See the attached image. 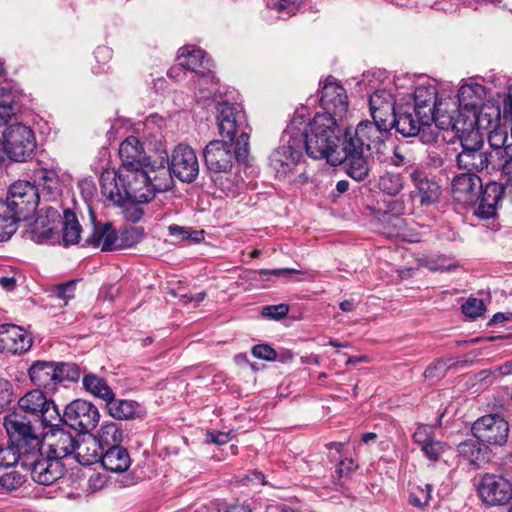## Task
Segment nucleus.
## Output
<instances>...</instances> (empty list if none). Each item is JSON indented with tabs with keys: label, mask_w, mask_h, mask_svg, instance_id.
<instances>
[{
	"label": "nucleus",
	"mask_w": 512,
	"mask_h": 512,
	"mask_svg": "<svg viewBox=\"0 0 512 512\" xmlns=\"http://www.w3.org/2000/svg\"><path fill=\"white\" fill-rule=\"evenodd\" d=\"M447 365L443 360H437L430 364L424 371L423 375L427 379H440L445 376Z\"/></svg>",
	"instance_id": "e2e57ef3"
},
{
	"label": "nucleus",
	"mask_w": 512,
	"mask_h": 512,
	"mask_svg": "<svg viewBox=\"0 0 512 512\" xmlns=\"http://www.w3.org/2000/svg\"><path fill=\"white\" fill-rule=\"evenodd\" d=\"M472 434L487 445L503 446L508 439L509 424L499 415H484L471 428Z\"/></svg>",
	"instance_id": "f8f14e48"
},
{
	"label": "nucleus",
	"mask_w": 512,
	"mask_h": 512,
	"mask_svg": "<svg viewBox=\"0 0 512 512\" xmlns=\"http://www.w3.org/2000/svg\"><path fill=\"white\" fill-rule=\"evenodd\" d=\"M413 441L421 448L431 442L434 438V427L430 425H419L413 433Z\"/></svg>",
	"instance_id": "6e6d98bb"
},
{
	"label": "nucleus",
	"mask_w": 512,
	"mask_h": 512,
	"mask_svg": "<svg viewBox=\"0 0 512 512\" xmlns=\"http://www.w3.org/2000/svg\"><path fill=\"white\" fill-rule=\"evenodd\" d=\"M397 110L396 108H390V106H386V109L370 110L372 122L389 132L393 128Z\"/></svg>",
	"instance_id": "8fccbe9b"
},
{
	"label": "nucleus",
	"mask_w": 512,
	"mask_h": 512,
	"mask_svg": "<svg viewBox=\"0 0 512 512\" xmlns=\"http://www.w3.org/2000/svg\"><path fill=\"white\" fill-rule=\"evenodd\" d=\"M168 233L177 241L190 240L192 242L199 243L204 240L203 230H193L192 228L179 226L176 224L168 226Z\"/></svg>",
	"instance_id": "de8ad7c7"
},
{
	"label": "nucleus",
	"mask_w": 512,
	"mask_h": 512,
	"mask_svg": "<svg viewBox=\"0 0 512 512\" xmlns=\"http://www.w3.org/2000/svg\"><path fill=\"white\" fill-rule=\"evenodd\" d=\"M432 123H426L421 120L420 115L413 112L412 106L405 105L398 108L393 128L404 137L416 136L422 127L429 126Z\"/></svg>",
	"instance_id": "c756f323"
},
{
	"label": "nucleus",
	"mask_w": 512,
	"mask_h": 512,
	"mask_svg": "<svg viewBox=\"0 0 512 512\" xmlns=\"http://www.w3.org/2000/svg\"><path fill=\"white\" fill-rule=\"evenodd\" d=\"M119 177L124 183L127 201L138 204L150 202L154 198L153 190L146 175L145 168L119 170Z\"/></svg>",
	"instance_id": "2eb2a0df"
},
{
	"label": "nucleus",
	"mask_w": 512,
	"mask_h": 512,
	"mask_svg": "<svg viewBox=\"0 0 512 512\" xmlns=\"http://www.w3.org/2000/svg\"><path fill=\"white\" fill-rule=\"evenodd\" d=\"M106 408L111 417L128 420L137 416L139 405L133 400L116 399L114 395L111 400H107Z\"/></svg>",
	"instance_id": "f704fd0d"
},
{
	"label": "nucleus",
	"mask_w": 512,
	"mask_h": 512,
	"mask_svg": "<svg viewBox=\"0 0 512 512\" xmlns=\"http://www.w3.org/2000/svg\"><path fill=\"white\" fill-rule=\"evenodd\" d=\"M412 109L416 115H420L422 121L449 130V127L440 124V118L455 114L456 101L451 97L439 98L434 85H420L415 89Z\"/></svg>",
	"instance_id": "423d86ee"
},
{
	"label": "nucleus",
	"mask_w": 512,
	"mask_h": 512,
	"mask_svg": "<svg viewBox=\"0 0 512 512\" xmlns=\"http://www.w3.org/2000/svg\"><path fill=\"white\" fill-rule=\"evenodd\" d=\"M388 210L384 218L392 223L393 229L389 231L390 234L395 236H404L401 232L404 220L400 217L405 211V204L401 200H393L388 204Z\"/></svg>",
	"instance_id": "37998d69"
},
{
	"label": "nucleus",
	"mask_w": 512,
	"mask_h": 512,
	"mask_svg": "<svg viewBox=\"0 0 512 512\" xmlns=\"http://www.w3.org/2000/svg\"><path fill=\"white\" fill-rule=\"evenodd\" d=\"M252 354L262 360L271 361L276 357V351L267 344L255 345L252 349Z\"/></svg>",
	"instance_id": "69168bd1"
},
{
	"label": "nucleus",
	"mask_w": 512,
	"mask_h": 512,
	"mask_svg": "<svg viewBox=\"0 0 512 512\" xmlns=\"http://www.w3.org/2000/svg\"><path fill=\"white\" fill-rule=\"evenodd\" d=\"M123 440V431L119 424L110 422L101 426L98 432V441L101 450L120 446Z\"/></svg>",
	"instance_id": "a19ab883"
},
{
	"label": "nucleus",
	"mask_w": 512,
	"mask_h": 512,
	"mask_svg": "<svg viewBox=\"0 0 512 512\" xmlns=\"http://www.w3.org/2000/svg\"><path fill=\"white\" fill-rule=\"evenodd\" d=\"M345 159L342 163H345L347 174L357 180H364L369 173L370 167L364 156V150L351 147L344 144Z\"/></svg>",
	"instance_id": "7c9ffc66"
},
{
	"label": "nucleus",
	"mask_w": 512,
	"mask_h": 512,
	"mask_svg": "<svg viewBox=\"0 0 512 512\" xmlns=\"http://www.w3.org/2000/svg\"><path fill=\"white\" fill-rule=\"evenodd\" d=\"M29 378L38 389L54 392L57 386V362L35 361L29 368Z\"/></svg>",
	"instance_id": "cd10ccee"
},
{
	"label": "nucleus",
	"mask_w": 512,
	"mask_h": 512,
	"mask_svg": "<svg viewBox=\"0 0 512 512\" xmlns=\"http://www.w3.org/2000/svg\"><path fill=\"white\" fill-rule=\"evenodd\" d=\"M100 461L103 468L114 473L125 472L131 465L130 455L122 446L102 450Z\"/></svg>",
	"instance_id": "473e14b6"
},
{
	"label": "nucleus",
	"mask_w": 512,
	"mask_h": 512,
	"mask_svg": "<svg viewBox=\"0 0 512 512\" xmlns=\"http://www.w3.org/2000/svg\"><path fill=\"white\" fill-rule=\"evenodd\" d=\"M488 131V142L493 153L499 159L501 155V149L505 153V147L509 144L508 130L505 125H501L500 122Z\"/></svg>",
	"instance_id": "c03bdc74"
},
{
	"label": "nucleus",
	"mask_w": 512,
	"mask_h": 512,
	"mask_svg": "<svg viewBox=\"0 0 512 512\" xmlns=\"http://www.w3.org/2000/svg\"><path fill=\"white\" fill-rule=\"evenodd\" d=\"M100 419L97 407L91 402L76 399L70 402L60 414L57 426L66 425L79 433H88L93 430Z\"/></svg>",
	"instance_id": "1a4fd4ad"
},
{
	"label": "nucleus",
	"mask_w": 512,
	"mask_h": 512,
	"mask_svg": "<svg viewBox=\"0 0 512 512\" xmlns=\"http://www.w3.org/2000/svg\"><path fill=\"white\" fill-rule=\"evenodd\" d=\"M118 236L112 224L107 222L95 225L87 242L95 247H101L102 251L117 250Z\"/></svg>",
	"instance_id": "72a5a7b5"
},
{
	"label": "nucleus",
	"mask_w": 512,
	"mask_h": 512,
	"mask_svg": "<svg viewBox=\"0 0 512 512\" xmlns=\"http://www.w3.org/2000/svg\"><path fill=\"white\" fill-rule=\"evenodd\" d=\"M49 428L50 433L46 435L47 442H43L45 454L61 461V459L74 453L76 448L81 449L74 436L65 431L62 426Z\"/></svg>",
	"instance_id": "6ab92c4d"
},
{
	"label": "nucleus",
	"mask_w": 512,
	"mask_h": 512,
	"mask_svg": "<svg viewBox=\"0 0 512 512\" xmlns=\"http://www.w3.org/2000/svg\"><path fill=\"white\" fill-rule=\"evenodd\" d=\"M177 60L180 67L193 72L197 77L205 76L212 71V63L206 58L205 51L195 47L180 48Z\"/></svg>",
	"instance_id": "a878e982"
},
{
	"label": "nucleus",
	"mask_w": 512,
	"mask_h": 512,
	"mask_svg": "<svg viewBox=\"0 0 512 512\" xmlns=\"http://www.w3.org/2000/svg\"><path fill=\"white\" fill-rule=\"evenodd\" d=\"M505 193L504 185L496 182L488 183L485 188L481 190L479 200L477 203L478 208L475 214L481 219H490L495 216L498 203L502 195Z\"/></svg>",
	"instance_id": "c85d7f7f"
},
{
	"label": "nucleus",
	"mask_w": 512,
	"mask_h": 512,
	"mask_svg": "<svg viewBox=\"0 0 512 512\" xmlns=\"http://www.w3.org/2000/svg\"><path fill=\"white\" fill-rule=\"evenodd\" d=\"M102 195L113 204L123 205L127 201L124 183L117 172H104L100 178Z\"/></svg>",
	"instance_id": "2f4dec72"
},
{
	"label": "nucleus",
	"mask_w": 512,
	"mask_h": 512,
	"mask_svg": "<svg viewBox=\"0 0 512 512\" xmlns=\"http://www.w3.org/2000/svg\"><path fill=\"white\" fill-rule=\"evenodd\" d=\"M460 140L461 152L457 155L456 162L459 169L467 170V173L485 171L492 174L499 170V159L493 152L484 150V136L476 132L472 134L455 133Z\"/></svg>",
	"instance_id": "20e7f679"
},
{
	"label": "nucleus",
	"mask_w": 512,
	"mask_h": 512,
	"mask_svg": "<svg viewBox=\"0 0 512 512\" xmlns=\"http://www.w3.org/2000/svg\"><path fill=\"white\" fill-rule=\"evenodd\" d=\"M386 106L396 108L392 93L385 89L376 90L369 98V109H386Z\"/></svg>",
	"instance_id": "3c124183"
},
{
	"label": "nucleus",
	"mask_w": 512,
	"mask_h": 512,
	"mask_svg": "<svg viewBox=\"0 0 512 512\" xmlns=\"http://www.w3.org/2000/svg\"><path fill=\"white\" fill-rule=\"evenodd\" d=\"M485 311V305L482 300L477 298H469L462 305V312L469 318H476L483 314Z\"/></svg>",
	"instance_id": "13d9d810"
},
{
	"label": "nucleus",
	"mask_w": 512,
	"mask_h": 512,
	"mask_svg": "<svg viewBox=\"0 0 512 512\" xmlns=\"http://www.w3.org/2000/svg\"><path fill=\"white\" fill-rule=\"evenodd\" d=\"M76 281L71 280L66 283L59 284L54 289V294L57 298L63 300L65 303L74 298Z\"/></svg>",
	"instance_id": "0e129e2a"
},
{
	"label": "nucleus",
	"mask_w": 512,
	"mask_h": 512,
	"mask_svg": "<svg viewBox=\"0 0 512 512\" xmlns=\"http://www.w3.org/2000/svg\"><path fill=\"white\" fill-rule=\"evenodd\" d=\"M121 166L119 170H133L145 168L149 159L144 148L135 136L127 137L119 147Z\"/></svg>",
	"instance_id": "5701e85b"
},
{
	"label": "nucleus",
	"mask_w": 512,
	"mask_h": 512,
	"mask_svg": "<svg viewBox=\"0 0 512 512\" xmlns=\"http://www.w3.org/2000/svg\"><path fill=\"white\" fill-rule=\"evenodd\" d=\"M232 142L235 143L234 156L239 162H245L249 155V132L247 129L238 133Z\"/></svg>",
	"instance_id": "864d4df0"
},
{
	"label": "nucleus",
	"mask_w": 512,
	"mask_h": 512,
	"mask_svg": "<svg viewBox=\"0 0 512 512\" xmlns=\"http://www.w3.org/2000/svg\"><path fill=\"white\" fill-rule=\"evenodd\" d=\"M267 8L277 12L294 14L304 0H264Z\"/></svg>",
	"instance_id": "5fc2aeb1"
},
{
	"label": "nucleus",
	"mask_w": 512,
	"mask_h": 512,
	"mask_svg": "<svg viewBox=\"0 0 512 512\" xmlns=\"http://www.w3.org/2000/svg\"><path fill=\"white\" fill-rule=\"evenodd\" d=\"M16 94L8 85L0 84V129L8 124V121L17 112Z\"/></svg>",
	"instance_id": "4c0bfd02"
},
{
	"label": "nucleus",
	"mask_w": 512,
	"mask_h": 512,
	"mask_svg": "<svg viewBox=\"0 0 512 512\" xmlns=\"http://www.w3.org/2000/svg\"><path fill=\"white\" fill-rule=\"evenodd\" d=\"M81 374V368L76 363L57 362V385L63 382H77Z\"/></svg>",
	"instance_id": "09e8293b"
},
{
	"label": "nucleus",
	"mask_w": 512,
	"mask_h": 512,
	"mask_svg": "<svg viewBox=\"0 0 512 512\" xmlns=\"http://www.w3.org/2000/svg\"><path fill=\"white\" fill-rule=\"evenodd\" d=\"M499 470L504 478L508 479L510 482L512 481V453L501 458Z\"/></svg>",
	"instance_id": "774afa93"
},
{
	"label": "nucleus",
	"mask_w": 512,
	"mask_h": 512,
	"mask_svg": "<svg viewBox=\"0 0 512 512\" xmlns=\"http://www.w3.org/2000/svg\"><path fill=\"white\" fill-rule=\"evenodd\" d=\"M232 142L229 140H213L209 142L203 156L207 169L213 173H226L232 167Z\"/></svg>",
	"instance_id": "f3484780"
},
{
	"label": "nucleus",
	"mask_w": 512,
	"mask_h": 512,
	"mask_svg": "<svg viewBox=\"0 0 512 512\" xmlns=\"http://www.w3.org/2000/svg\"><path fill=\"white\" fill-rule=\"evenodd\" d=\"M19 409L37 417L43 427H54L60 421V412L55 402L40 389L25 393L18 400Z\"/></svg>",
	"instance_id": "6e6552de"
},
{
	"label": "nucleus",
	"mask_w": 512,
	"mask_h": 512,
	"mask_svg": "<svg viewBox=\"0 0 512 512\" xmlns=\"http://www.w3.org/2000/svg\"><path fill=\"white\" fill-rule=\"evenodd\" d=\"M24 466L29 467L32 479L41 485H51L63 475V464L60 460L44 453L31 455L22 460Z\"/></svg>",
	"instance_id": "ddd939ff"
},
{
	"label": "nucleus",
	"mask_w": 512,
	"mask_h": 512,
	"mask_svg": "<svg viewBox=\"0 0 512 512\" xmlns=\"http://www.w3.org/2000/svg\"><path fill=\"white\" fill-rule=\"evenodd\" d=\"M387 133L377 124L365 120L360 122L354 131L346 130L344 132V144L364 151L379 153Z\"/></svg>",
	"instance_id": "9d476101"
},
{
	"label": "nucleus",
	"mask_w": 512,
	"mask_h": 512,
	"mask_svg": "<svg viewBox=\"0 0 512 512\" xmlns=\"http://www.w3.org/2000/svg\"><path fill=\"white\" fill-rule=\"evenodd\" d=\"M289 312V306L284 303H280L277 305H268L262 308V315L266 318L273 320H280Z\"/></svg>",
	"instance_id": "bf43d9fd"
},
{
	"label": "nucleus",
	"mask_w": 512,
	"mask_h": 512,
	"mask_svg": "<svg viewBox=\"0 0 512 512\" xmlns=\"http://www.w3.org/2000/svg\"><path fill=\"white\" fill-rule=\"evenodd\" d=\"M40 200L38 188L29 181H16L10 185L5 199H0V213L3 219L9 220L7 226L12 227L8 240L16 232L18 222L27 220L33 215Z\"/></svg>",
	"instance_id": "7ed1b4c3"
},
{
	"label": "nucleus",
	"mask_w": 512,
	"mask_h": 512,
	"mask_svg": "<svg viewBox=\"0 0 512 512\" xmlns=\"http://www.w3.org/2000/svg\"><path fill=\"white\" fill-rule=\"evenodd\" d=\"M481 190L482 181L475 173H462L452 180L453 199L464 207L475 205Z\"/></svg>",
	"instance_id": "a211bd4d"
},
{
	"label": "nucleus",
	"mask_w": 512,
	"mask_h": 512,
	"mask_svg": "<svg viewBox=\"0 0 512 512\" xmlns=\"http://www.w3.org/2000/svg\"><path fill=\"white\" fill-rule=\"evenodd\" d=\"M81 226L76 218V215L66 210L64 213V222L62 227V241L65 246L74 245L80 239Z\"/></svg>",
	"instance_id": "79ce46f5"
},
{
	"label": "nucleus",
	"mask_w": 512,
	"mask_h": 512,
	"mask_svg": "<svg viewBox=\"0 0 512 512\" xmlns=\"http://www.w3.org/2000/svg\"><path fill=\"white\" fill-rule=\"evenodd\" d=\"M169 163L174 177L181 182L191 183L199 175V162L196 152L186 144H178L174 148Z\"/></svg>",
	"instance_id": "dca6fc26"
},
{
	"label": "nucleus",
	"mask_w": 512,
	"mask_h": 512,
	"mask_svg": "<svg viewBox=\"0 0 512 512\" xmlns=\"http://www.w3.org/2000/svg\"><path fill=\"white\" fill-rule=\"evenodd\" d=\"M405 180L400 173L386 172L378 181L379 189L390 196L398 195L404 188Z\"/></svg>",
	"instance_id": "a18cd8bd"
},
{
	"label": "nucleus",
	"mask_w": 512,
	"mask_h": 512,
	"mask_svg": "<svg viewBox=\"0 0 512 512\" xmlns=\"http://www.w3.org/2000/svg\"><path fill=\"white\" fill-rule=\"evenodd\" d=\"M486 96V88L476 82L463 84L458 90V102H456L455 118H461L467 110L475 109L482 104Z\"/></svg>",
	"instance_id": "bb28decb"
},
{
	"label": "nucleus",
	"mask_w": 512,
	"mask_h": 512,
	"mask_svg": "<svg viewBox=\"0 0 512 512\" xmlns=\"http://www.w3.org/2000/svg\"><path fill=\"white\" fill-rule=\"evenodd\" d=\"M457 453L473 469L484 467L493 457L489 446L477 438L460 442L457 445Z\"/></svg>",
	"instance_id": "4be33fe9"
},
{
	"label": "nucleus",
	"mask_w": 512,
	"mask_h": 512,
	"mask_svg": "<svg viewBox=\"0 0 512 512\" xmlns=\"http://www.w3.org/2000/svg\"><path fill=\"white\" fill-rule=\"evenodd\" d=\"M23 484V477L17 471L6 472L0 476V486L7 490L13 491Z\"/></svg>",
	"instance_id": "4d7b16f0"
},
{
	"label": "nucleus",
	"mask_w": 512,
	"mask_h": 512,
	"mask_svg": "<svg viewBox=\"0 0 512 512\" xmlns=\"http://www.w3.org/2000/svg\"><path fill=\"white\" fill-rule=\"evenodd\" d=\"M421 450L429 460L437 461L445 451V444L433 439L431 442L424 445Z\"/></svg>",
	"instance_id": "680f3d73"
},
{
	"label": "nucleus",
	"mask_w": 512,
	"mask_h": 512,
	"mask_svg": "<svg viewBox=\"0 0 512 512\" xmlns=\"http://www.w3.org/2000/svg\"><path fill=\"white\" fill-rule=\"evenodd\" d=\"M0 147L14 162H26L35 155L37 143L32 129L21 123L0 129Z\"/></svg>",
	"instance_id": "0eeeda50"
},
{
	"label": "nucleus",
	"mask_w": 512,
	"mask_h": 512,
	"mask_svg": "<svg viewBox=\"0 0 512 512\" xmlns=\"http://www.w3.org/2000/svg\"><path fill=\"white\" fill-rule=\"evenodd\" d=\"M35 180L51 199L61 194V184L58 173L53 169L40 168L34 172Z\"/></svg>",
	"instance_id": "58836bf2"
},
{
	"label": "nucleus",
	"mask_w": 512,
	"mask_h": 512,
	"mask_svg": "<svg viewBox=\"0 0 512 512\" xmlns=\"http://www.w3.org/2000/svg\"><path fill=\"white\" fill-rule=\"evenodd\" d=\"M32 345V339L23 328L14 324L0 325V351L22 354Z\"/></svg>",
	"instance_id": "412c9836"
},
{
	"label": "nucleus",
	"mask_w": 512,
	"mask_h": 512,
	"mask_svg": "<svg viewBox=\"0 0 512 512\" xmlns=\"http://www.w3.org/2000/svg\"><path fill=\"white\" fill-rule=\"evenodd\" d=\"M83 386L87 392L104 400L105 402H107V400H111L114 396L113 390L108 386L105 379L95 374L84 375Z\"/></svg>",
	"instance_id": "ea45409f"
},
{
	"label": "nucleus",
	"mask_w": 512,
	"mask_h": 512,
	"mask_svg": "<svg viewBox=\"0 0 512 512\" xmlns=\"http://www.w3.org/2000/svg\"><path fill=\"white\" fill-rule=\"evenodd\" d=\"M432 486L425 484L424 487L416 486L412 488L409 495V503L415 507L423 508L428 505L431 499Z\"/></svg>",
	"instance_id": "603ef678"
},
{
	"label": "nucleus",
	"mask_w": 512,
	"mask_h": 512,
	"mask_svg": "<svg viewBox=\"0 0 512 512\" xmlns=\"http://www.w3.org/2000/svg\"><path fill=\"white\" fill-rule=\"evenodd\" d=\"M4 427L11 445H7L6 436L0 429V465L10 467L20 459L31 458L38 453L42 455L43 436L25 416L18 413L7 415Z\"/></svg>",
	"instance_id": "f03ea898"
},
{
	"label": "nucleus",
	"mask_w": 512,
	"mask_h": 512,
	"mask_svg": "<svg viewBox=\"0 0 512 512\" xmlns=\"http://www.w3.org/2000/svg\"><path fill=\"white\" fill-rule=\"evenodd\" d=\"M280 146L271 154L270 165L277 174L284 175L300 161L303 151L316 160L325 159L332 166L345 159L344 133L333 115L316 114L306 122L295 116L284 130Z\"/></svg>",
	"instance_id": "f257e3e1"
},
{
	"label": "nucleus",
	"mask_w": 512,
	"mask_h": 512,
	"mask_svg": "<svg viewBox=\"0 0 512 512\" xmlns=\"http://www.w3.org/2000/svg\"><path fill=\"white\" fill-rule=\"evenodd\" d=\"M461 118L444 116L440 118V124L449 127L454 133L472 134L476 132L483 136L482 131L490 130L501 121L500 108L492 103H482L475 109L467 110Z\"/></svg>",
	"instance_id": "39448f33"
},
{
	"label": "nucleus",
	"mask_w": 512,
	"mask_h": 512,
	"mask_svg": "<svg viewBox=\"0 0 512 512\" xmlns=\"http://www.w3.org/2000/svg\"><path fill=\"white\" fill-rule=\"evenodd\" d=\"M320 104L330 115L341 117L347 111L346 91L332 76L327 77L321 87Z\"/></svg>",
	"instance_id": "aec40b11"
},
{
	"label": "nucleus",
	"mask_w": 512,
	"mask_h": 512,
	"mask_svg": "<svg viewBox=\"0 0 512 512\" xmlns=\"http://www.w3.org/2000/svg\"><path fill=\"white\" fill-rule=\"evenodd\" d=\"M217 125L223 139L233 142L239 132L248 129L241 104L223 101L217 106Z\"/></svg>",
	"instance_id": "9b49d317"
},
{
	"label": "nucleus",
	"mask_w": 512,
	"mask_h": 512,
	"mask_svg": "<svg viewBox=\"0 0 512 512\" xmlns=\"http://www.w3.org/2000/svg\"><path fill=\"white\" fill-rule=\"evenodd\" d=\"M499 165V170L501 169L502 175L505 179V183L503 184L505 193L510 197L512 202V158L506 157L503 163L499 160Z\"/></svg>",
	"instance_id": "052dcab7"
},
{
	"label": "nucleus",
	"mask_w": 512,
	"mask_h": 512,
	"mask_svg": "<svg viewBox=\"0 0 512 512\" xmlns=\"http://www.w3.org/2000/svg\"><path fill=\"white\" fill-rule=\"evenodd\" d=\"M28 234L36 243H52L55 240V227L47 216H38L30 224Z\"/></svg>",
	"instance_id": "c9c22d12"
},
{
	"label": "nucleus",
	"mask_w": 512,
	"mask_h": 512,
	"mask_svg": "<svg viewBox=\"0 0 512 512\" xmlns=\"http://www.w3.org/2000/svg\"><path fill=\"white\" fill-rule=\"evenodd\" d=\"M117 236V249L131 248L143 239L144 228L141 226H127L122 228Z\"/></svg>",
	"instance_id": "49530a36"
},
{
	"label": "nucleus",
	"mask_w": 512,
	"mask_h": 512,
	"mask_svg": "<svg viewBox=\"0 0 512 512\" xmlns=\"http://www.w3.org/2000/svg\"><path fill=\"white\" fill-rule=\"evenodd\" d=\"M195 98L199 104H209L216 93L218 92L217 85L218 80L214 76L213 72H208L205 76L197 77Z\"/></svg>",
	"instance_id": "e433bc0d"
},
{
	"label": "nucleus",
	"mask_w": 512,
	"mask_h": 512,
	"mask_svg": "<svg viewBox=\"0 0 512 512\" xmlns=\"http://www.w3.org/2000/svg\"><path fill=\"white\" fill-rule=\"evenodd\" d=\"M295 269H289V268H281V269H261L259 270L258 274L262 281H269L271 280L272 276L279 277V276H286L293 273H297Z\"/></svg>",
	"instance_id": "338daca9"
},
{
	"label": "nucleus",
	"mask_w": 512,
	"mask_h": 512,
	"mask_svg": "<svg viewBox=\"0 0 512 512\" xmlns=\"http://www.w3.org/2000/svg\"><path fill=\"white\" fill-rule=\"evenodd\" d=\"M406 170L420 197L421 205L435 203L439 198L438 184L430 179L426 172L419 166H410L407 167Z\"/></svg>",
	"instance_id": "b1692460"
},
{
	"label": "nucleus",
	"mask_w": 512,
	"mask_h": 512,
	"mask_svg": "<svg viewBox=\"0 0 512 512\" xmlns=\"http://www.w3.org/2000/svg\"><path fill=\"white\" fill-rule=\"evenodd\" d=\"M478 493L489 506H502L512 499V484L501 474L485 473L480 480Z\"/></svg>",
	"instance_id": "4468645a"
},
{
	"label": "nucleus",
	"mask_w": 512,
	"mask_h": 512,
	"mask_svg": "<svg viewBox=\"0 0 512 512\" xmlns=\"http://www.w3.org/2000/svg\"><path fill=\"white\" fill-rule=\"evenodd\" d=\"M146 175L149 176V182L154 196L156 193L166 192L174 186L173 173L171 171L168 158H161L160 162L148 163L145 165Z\"/></svg>",
	"instance_id": "393cba45"
}]
</instances>
